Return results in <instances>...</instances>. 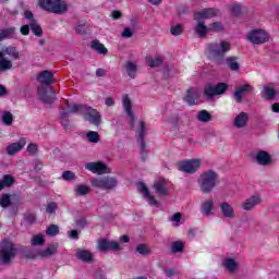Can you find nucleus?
<instances>
[{
  "label": "nucleus",
  "instance_id": "f257e3e1",
  "mask_svg": "<svg viewBox=\"0 0 279 279\" xmlns=\"http://www.w3.org/2000/svg\"><path fill=\"white\" fill-rule=\"evenodd\" d=\"M37 82H39L40 86L38 87V95L40 97L41 101H45V104H51L53 101V98L56 97V93L51 90V84L56 82V78L53 77V73L50 71H44L40 72Z\"/></svg>",
  "mask_w": 279,
  "mask_h": 279
},
{
  "label": "nucleus",
  "instance_id": "f03ea898",
  "mask_svg": "<svg viewBox=\"0 0 279 279\" xmlns=\"http://www.w3.org/2000/svg\"><path fill=\"white\" fill-rule=\"evenodd\" d=\"M68 112H78L80 114H83L86 121H89L93 125H99L101 123V116L97 110L90 107L74 105L69 108Z\"/></svg>",
  "mask_w": 279,
  "mask_h": 279
},
{
  "label": "nucleus",
  "instance_id": "7ed1b4c3",
  "mask_svg": "<svg viewBox=\"0 0 279 279\" xmlns=\"http://www.w3.org/2000/svg\"><path fill=\"white\" fill-rule=\"evenodd\" d=\"M39 7L53 14H63L69 8L63 0H39Z\"/></svg>",
  "mask_w": 279,
  "mask_h": 279
},
{
  "label": "nucleus",
  "instance_id": "20e7f679",
  "mask_svg": "<svg viewBox=\"0 0 279 279\" xmlns=\"http://www.w3.org/2000/svg\"><path fill=\"white\" fill-rule=\"evenodd\" d=\"M16 256V247L8 240L2 241L0 250V260L4 265H8L12 258Z\"/></svg>",
  "mask_w": 279,
  "mask_h": 279
},
{
  "label": "nucleus",
  "instance_id": "39448f33",
  "mask_svg": "<svg viewBox=\"0 0 279 279\" xmlns=\"http://www.w3.org/2000/svg\"><path fill=\"white\" fill-rule=\"evenodd\" d=\"M246 39L252 45H265V43H269V33L260 28L253 29L247 33Z\"/></svg>",
  "mask_w": 279,
  "mask_h": 279
},
{
  "label": "nucleus",
  "instance_id": "423d86ee",
  "mask_svg": "<svg viewBox=\"0 0 279 279\" xmlns=\"http://www.w3.org/2000/svg\"><path fill=\"white\" fill-rule=\"evenodd\" d=\"M217 184V173L213 170L204 172L201 177V189L203 193H210L211 189H215Z\"/></svg>",
  "mask_w": 279,
  "mask_h": 279
},
{
  "label": "nucleus",
  "instance_id": "0eeeda50",
  "mask_svg": "<svg viewBox=\"0 0 279 279\" xmlns=\"http://www.w3.org/2000/svg\"><path fill=\"white\" fill-rule=\"evenodd\" d=\"M231 46L228 41H220L219 44L209 45V57L210 58H223L228 51H230Z\"/></svg>",
  "mask_w": 279,
  "mask_h": 279
},
{
  "label": "nucleus",
  "instance_id": "6e6552de",
  "mask_svg": "<svg viewBox=\"0 0 279 279\" xmlns=\"http://www.w3.org/2000/svg\"><path fill=\"white\" fill-rule=\"evenodd\" d=\"M229 86L226 83H218L217 85H206L204 89V95L207 99H213L217 95H223L228 90Z\"/></svg>",
  "mask_w": 279,
  "mask_h": 279
},
{
  "label": "nucleus",
  "instance_id": "1a4fd4ad",
  "mask_svg": "<svg viewBox=\"0 0 279 279\" xmlns=\"http://www.w3.org/2000/svg\"><path fill=\"white\" fill-rule=\"evenodd\" d=\"M92 186H94V189H102L105 191H110V189H114V186H117V179L114 178L94 179L92 181Z\"/></svg>",
  "mask_w": 279,
  "mask_h": 279
},
{
  "label": "nucleus",
  "instance_id": "9d476101",
  "mask_svg": "<svg viewBox=\"0 0 279 279\" xmlns=\"http://www.w3.org/2000/svg\"><path fill=\"white\" fill-rule=\"evenodd\" d=\"M199 159L180 161L178 163V169L179 171H183L184 173H195V171L199 169Z\"/></svg>",
  "mask_w": 279,
  "mask_h": 279
},
{
  "label": "nucleus",
  "instance_id": "9b49d317",
  "mask_svg": "<svg viewBox=\"0 0 279 279\" xmlns=\"http://www.w3.org/2000/svg\"><path fill=\"white\" fill-rule=\"evenodd\" d=\"M85 169H87V171H92V173H98L99 175H101V173H110V168L101 161L88 162L85 165Z\"/></svg>",
  "mask_w": 279,
  "mask_h": 279
},
{
  "label": "nucleus",
  "instance_id": "f8f14e48",
  "mask_svg": "<svg viewBox=\"0 0 279 279\" xmlns=\"http://www.w3.org/2000/svg\"><path fill=\"white\" fill-rule=\"evenodd\" d=\"M154 189L157 195H169V189H171V182L165 179H158L154 183Z\"/></svg>",
  "mask_w": 279,
  "mask_h": 279
},
{
  "label": "nucleus",
  "instance_id": "ddd939ff",
  "mask_svg": "<svg viewBox=\"0 0 279 279\" xmlns=\"http://www.w3.org/2000/svg\"><path fill=\"white\" fill-rule=\"evenodd\" d=\"M219 14V10L217 9H205L202 11H198L194 14V21H204L206 19H215Z\"/></svg>",
  "mask_w": 279,
  "mask_h": 279
},
{
  "label": "nucleus",
  "instance_id": "4468645a",
  "mask_svg": "<svg viewBox=\"0 0 279 279\" xmlns=\"http://www.w3.org/2000/svg\"><path fill=\"white\" fill-rule=\"evenodd\" d=\"M99 252H107V250H112L113 252H119L121 250V245L118 242L100 240L98 242Z\"/></svg>",
  "mask_w": 279,
  "mask_h": 279
},
{
  "label": "nucleus",
  "instance_id": "2eb2a0df",
  "mask_svg": "<svg viewBox=\"0 0 279 279\" xmlns=\"http://www.w3.org/2000/svg\"><path fill=\"white\" fill-rule=\"evenodd\" d=\"M137 190L140 191V193H142V195H144L150 206H158V201H156V198L149 193V189H147V185H145V183H137Z\"/></svg>",
  "mask_w": 279,
  "mask_h": 279
},
{
  "label": "nucleus",
  "instance_id": "dca6fc26",
  "mask_svg": "<svg viewBox=\"0 0 279 279\" xmlns=\"http://www.w3.org/2000/svg\"><path fill=\"white\" fill-rule=\"evenodd\" d=\"M25 145H27V141L25 140V137H22L17 143H12L8 145L7 154L9 156H14L15 154H19V151H21V149H23Z\"/></svg>",
  "mask_w": 279,
  "mask_h": 279
},
{
  "label": "nucleus",
  "instance_id": "f3484780",
  "mask_svg": "<svg viewBox=\"0 0 279 279\" xmlns=\"http://www.w3.org/2000/svg\"><path fill=\"white\" fill-rule=\"evenodd\" d=\"M252 92L251 85H242L235 88L234 92V99L238 104H241L243 101V97L247 95V93Z\"/></svg>",
  "mask_w": 279,
  "mask_h": 279
},
{
  "label": "nucleus",
  "instance_id": "a211bd4d",
  "mask_svg": "<svg viewBox=\"0 0 279 279\" xmlns=\"http://www.w3.org/2000/svg\"><path fill=\"white\" fill-rule=\"evenodd\" d=\"M197 99H199V89L195 87H191L190 89H187L184 101H186L189 106H195V101H197Z\"/></svg>",
  "mask_w": 279,
  "mask_h": 279
},
{
  "label": "nucleus",
  "instance_id": "6ab92c4d",
  "mask_svg": "<svg viewBox=\"0 0 279 279\" xmlns=\"http://www.w3.org/2000/svg\"><path fill=\"white\" fill-rule=\"evenodd\" d=\"M163 62L162 56L160 54H147L146 56V64L150 66V69H156V66H161Z\"/></svg>",
  "mask_w": 279,
  "mask_h": 279
},
{
  "label": "nucleus",
  "instance_id": "aec40b11",
  "mask_svg": "<svg viewBox=\"0 0 279 279\" xmlns=\"http://www.w3.org/2000/svg\"><path fill=\"white\" fill-rule=\"evenodd\" d=\"M213 210H215V201L213 199H207L202 203L201 205V213L205 217H210L213 215Z\"/></svg>",
  "mask_w": 279,
  "mask_h": 279
},
{
  "label": "nucleus",
  "instance_id": "412c9836",
  "mask_svg": "<svg viewBox=\"0 0 279 279\" xmlns=\"http://www.w3.org/2000/svg\"><path fill=\"white\" fill-rule=\"evenodd\" d=\"M260 196L258 195H255V196H252L251 198H247L243 205H242V208L244 210H252V208H255V206H258V204H260Z\"/></svg>",
  "mask_w": 279,
  "mask_h": 279
},
{
  "label": "nucleus",
  "instance_id": "4be33fe9",
  "mask_svg": "<svg viewBox=\"0 0 279 279\" xmlns=\"http://www.w3.org/2000/svg\"><path fill=\"white\" fill-rule=\"evenodd\" d=\"M255 159H256V162L258 165H262L263 167L271 162V156H269L265 150H260L259 153H257Z\"/></svg>",
  "mask_w": 279,
  "mask_h": 279
},
{
  "label": "nucleus",
  "instance_id": "5701e85b",
  "mask_svg": "<svg viewBox=\"0 0 279 279\" xmlns=\"http://www.w3.org/2000/svg\"><path fill=\"white\" fill-rule=\"evenodd\" d=\"M123 107L131 119V128H134V113L132 112V102L130 101V98L128 96L123 97Z\"/></svg>",
  "mask_w": 279,
  "mask_h": 279
},
{
  "label": "nucleus",
  "instance_id": "b1692460",
  "mask_svg": "<svg viewBox=\"0 0 279 279\" xmlns=\"http://www.w3.org/2000/svg\"><path fill=\"white\" fill-rule=\"evenodd\" d=\"M58 252V245L52 244L48 246L46 250L40 251L39 253L36 254L39 258H49V256H53Z\"/></svg>",
  "mask_w": 279,
  "mask_h": 279
},
{
  "label": "nucleus",
  "instance_id": "393cba45",
  "mask_svg": "<svg viewBox=\"0 0 279 279\" xmlns=\"http://www.w3.org/2000/svg\"><path fill=\"white\" fill-rule=\"evenodd\" d=\"M76 258L83 260V263H93V253L86 250H78L76 252Z\"/></svg>",
  "mask_w": 279,
  "mask_h": 279
},
{
  "label": "nucleus",
  "instance_id": "a878e982",
  "mask_svg": "<svg viewBox=\"0 0 279 279\" xmlns=\"http://www.w3.org/2000/svg\"><path fill=\"white\" fill-rule=\"evenodd\" d=\"M196 21H197V24L194 28L195 33L197 34V36H199V38H204L206 36V34H208V32H210V28L206 27L202 20H196Z\"/></svg>",
  "mask_w": 279,
  "mask_h": 279
},
{
  "label": "nucleus",
  "instance_id": "bb28decb",
  "mask_svg": "<svg viewBox=\"0 0 279 279\" xmlns=\"http://www.w3.org/2000/svg\"><path fill=\"white\" fill-rule=\"evenodd\" d=\"M222 267H225L227 271H230V274H234V271L239 269V264H236V262L233 258H227L222 263Z\"/></svg>",
  "mask_w": 279,
  "mask_h": 279
},
{
  "label": "nucleus",
  "instance_id": "cd10ccee",
  "mask_svg": "<svg viewBox=\"0 0 279 279\" xmlns=\"http://www.w3.org/2000/svg\"><path fill=\"white\" fill-rule=\"evenodd\" d=\"M90 47L101 56H106V53H108V48L104 46V44L99 43V40H93Z\"/></svg>",
  "mask_w": 279,
  "mask_h": 279
},
{
  "label": "nucleus",
  "instance_id": "c85d7f7f",
  "mask_svg": "<svg viewBox=\"0 0 279 279\" xmlns=\"http://www.w3.org/2000/svg\"><path fill=\"white\" fill-rule=\"evenodd\" d=\"M220 210L225 217H234V208L228 203H222L220 205Z\"/></svg>",
  "mask_w": 279,
  "mask_h": 279
},
{
  "label": "nucleus",
  "instance_id": "c756f323",
  "mask_svg": "<svg viewBox=\"0 0 279 279\" xmlns=\"http://www.w3.org/2000/svg\"><path fill=\"white\" fill-rule=\"evenodd\" d=\"M235 128H245L247 124V113L241 112L236 118H235Z\"/></svg>",
  "mask_w": 279,
  "mask_h": 279
},
{
  "label": "nucleus",
  "instance_id": "7c9ffc66",
  "mask_svg": "<svg viewBox=\"0 0 279 279\" xmlns=\"http://www.w3.org/2000/svg\"><path fill=\"white\" fill-rule=\"evenodd\" d=\"M74 193L80 196L88 195V193H90V186L84 184L76 185Z\"/></svg>",
  "mask_w": 279,
  "mask_h": 279
},
{
  "label": "nucleus",
  "instance_id": "2f4dec72",
  "mask_svg": "<svg viewBox=\"0 0 279 279\" xmlns=\"http://www.w3.org/2000/svg\"><path fill=\"white\" fill-rule=\"evenodd\" d=\"M0 69L2 71H8L12 69V61L5 59V57L3 56V52H0Z\"/></svg>",
  "mask_w": 279,
  "mask_h": 279
},
{
  "label": "nucleus",
  "instance_id": "473e14b6",
  "mask_svg": "<svg viewBox=\"0 0 279 279\" xmlns=\"http://www.w3.org/2000/svg\"><path fill=\"white\" fill-rule=\"evenodd\" d=\"M14 32H15L14 27H10V28H7V29H1L0 31V41L5 40L8 38H12V36H14Z\"/></svg>",
  "mask_w": 279,
  "mask_h": 279
},
{
  "label": "nucleus",
  "instance_id": "72a5a7b5",
  "mask_svg": "<svg viewBox=\"0 0 279 279\" xmlns=\"http://www.w3.org/2000/svg\"><path fill=\"white\" fill-rule=\"evenodd\" d=\"M263 97L265 99H274L276 97V89L272 86H265Z\"/></svg>",
  "mask_w": 279,
  "mask_h": 279
},
{
  "label": "nucleus",
  "instance_id": "f704fd0d",
  "mask_svg": "<svg viewBox=\"0 0 279 279\" xmlns=\"http://www.w3.org/2000/svg\"><path fill=\"white\" fill-rule=\"evenodd\" d=\"M3 53L14 58V60H19V50H16V47L9 46L3 49Z\"/></svg>",
  "mask_w": 279,
  "mask_h": 279
},
{
  "label": "nucleus",
  "instance_id": "c9c22d12",
  "mask_svg": "<svg viewBox=\"0 0 279 279\" xmlns=\"http://www.w3.org/2000/svg\"><path fill=\"white\" fill-rule=\"evenodd\" d=\"M226 64L228 69H231V71H239V62L236 61V58L231 57L226 60Z\"/></svg>",
  "mask_w": 279,
  "mask_h": 279
},
{
  "label": "nucleus",
  "instance_id": "e433bc0d",
  "mask_svg": "<svg viewBox=\"0 0 279 279\" xmlns=\"http://www.w3.org/2000/svg\"><path fill=\"white\" fill-rule=\"evenodd\" d=\"M29 27L35 36H38V37L43 36V28H40V25H38V23L31 22Z\"/></svg>",
  "mask_w": 279,
  "mask_h": 279
},
{
  "label": "nucleus",
  "instance_id": "4c0bfd02",
  "mask_svg": "<svg viewBox=\"0 0 279 279\" xmlns=\"http://www.w3.org/2000/svg\"><path fill=\"white\" fill-rule=\"evenodd\" d=\"M210 113L206 110H202L197 113V120L202 121L203 123H207V121H210Z\"/></svg>",
  "mask_w": 279,
  "mask_h": 279
},
{
  "label": "nucleus",
  "instance_id": "58836bf2",
  "mask_svg": "<svg viewBox=\"0 0 279 279\" xmlns=\"http://www.w3.org/2000/svg\"><path fill=\"white\" fill-rule=\"evenodd\" d=\"M138 254H142L143 256H147V254L151 253V248L147 246V244H140L136 247Z\"/></svg>",
  "mask_w": 279,
  "mask_h": 279
},
{
  "label": "nucleus",
  "instance_id": "ea45409f",
  "mask_svg": "<svg viewBox=\"0 0 279 279\" xmlns=\"http://www.w3.org/2000/svg\"><path fill=\"white\" fill-rule=\"evenodd\" d=\"M14 121V117L10 111H7L2 114V123L4 125H10Z\"/></svg>",
  "mask_w": 279,
  "mask_h": 279
},
{
  "label": "nucleus",
  "instance_id": "a19ab883",
  "mask_svg": "<svg viewBox=\"0 0 279 279\" xmlns=\"http://www.w3.org/2000/svg\"><path fill=\"white\" fill-rule=\"evenodd\" d=\"M32 245H44L45 236L43 234L34 235L31 240Z\"/></svg>",
  "mask_w": 279,
  "mask_h": 279
},
{
  "label": "nucleus",
  "instance_id": "79ce46f5",
  "mask_svg": "<svg viewBox=\"0 0 279 279\" xmlns=\"http://www.w3.org/2000/svg\"><path fill=\"white\" fill-rule=\"evenodd\" d=\"M59 232L60 229L56 225L49 226L46 230V234H48V236H56V234H58Z\"/></svg>",
  "mask_w": 279,
  "mask_h": 279
},
{
  "label": "nucleus",
  "instance_id": "37998d69",
  "mask_svg": "<svg viewBox=\"0 0 279 279\" xmlns=\"http://www.w3.org/2000/svg\"><path fill=\"white\" fill-rule=\"evenodd\" d=\"M87 138L89 143H99V133L90 131L87 133Z\"/></svg>",
  "mask_w": 279,
  "mask_h": 279
},
{
  "label": "nucleus",
  "instance_id": "c03bdc74",
  "mask_svg": "<svg viewBox=\"0 0 279 279\" xmlns=\"http://www.w3.org/2000/svg\"><path fill=\"white\" fill-rule=\"evenodd\" d=\"M209 32H223V24L220 22H214L209 26Z\"/></svg>",
  "mask_w": 279,
  "mask_h": 279
},
{
  "label": "nucleus",
  "instance_id": "a18cd8bd",
  "mask_svg": "<svg viewBox=\"0 0 279 279\" xmlns=\"http://www.w3.org/2000/svg\"><path fill=\"white\" fill-rule=\"evenodd\" d=\"M182 32H183L182 25L180 24L171 26L170 28V34H172V36H180Z\"/></svg>",
  "mask_w": 279,
  "mask_h": 279
},
{
  "label": "nucleus",
  "instance_id": "49530a36",
  "mask_svg": "<svg viewBox=\"0 0 279 279\" xmlns=\"http://www.w3.org/2000/svg\"><path fill=\"white\" fill-rule=\"evenodd\" d=\"M126 71H136L138 69V64L136 61H128L124 65Z\"/></svg>",
  "mask_w": 279,
  "mask_h": 279
},
{
  "label": "nucleus",
  "instance_id": "de8ad7c7",
  "mask_svg": "<svg viewBox=\"0 0 279 279\" xmlns=\"http://www.w3.org/2000/svg\"><path fill=\"white\" fill-rule=\"evenodd\" d=\"M0 206H2V208H8V206H10V195L4 194L0 198Z\"/></svg>",
  "mask_w": 279,
  "mask_h": 279
},
{
  "label": "nucleus",
  "instance_id": "09e8293b",
  "mask_svg": "<svg viewBox=\"0 0 279 279\" xmlns=\"http://www.w3.org/2000/svg\"><path fill=\"white\" fill-rule=\"evenodd\" d=\"M2 182L4 186H12L14 184V178L10 174L3 177Z\"/></svg>",
  "mask_w": 279,
  "mask_h": 279
},
{
  "label": "nucleus",
  "instance_id": "8fccbe9b",
  "mask_svg": "<svg viewBox=\"0 0 279 279\" xmlns=\"http://www.w3.org/2000/svg\"><path fill=\"white\" fill-rule=\"evenodd\" d=\"M137 134L141 140H143V136H145V122L141 121L138 123Z\"/></svg>",
  "mask_w": 279,
  "mask_h": 279
},
{
  "label": "nucleus",
  "instance_id": "3c124183",
  "mask_svg": "<svg viewBox=\"0 0 279 279\" xmlns=\"http://www.w3.org/2000/svg\"><path fill=\"white\" fill-rule=\"evenodd\" d=\"M184 250V243L182 242H174L172 244V252H182Z\"/></svg>",
  "mask_w": 279,
  "mask_h": 279
},
{
  "label": "nucleus",
  "instance_id": "603ef678",
  "mask_svg": "<svg viewBox=\"0 0 279 279\" xmlns=\"http://www.w3.org/2000/svg\"><path fill=\"white\" fill-rule=\"evenodd\" d=\"M27 151H28V154H31V156L36 155V153L38 151V145H36V144H29V145L27 146Z\"/></svg>",
  "mask_w": 279,
  "mask_h": 279
},
{
  "label": "nucleus",
  "instance_id": "864d4df0",
  "mask_svg": "<svg viewBox=\"0 0 279 279\" xmlns=\"http://www.w3.org/2000/svg\"><path fill=\"white\" fill-rule=\"evenodd\" d=\"M56 208H58V205L56 203H50L46 208V213H48V215H51L56 213Z\"/></svg>",
  "mask_w": 279,
  "mask_h": 279
},
{
  "label": "nucleus",
  "instance_id": "5fc2aeb1",
  "mask_svg": "<svg viewBox=\"0 0 279 279\" xmlns=\"http://www.w3.org/2000/svg\"><path fill=\"white\" fill-rule=\"evenodd\" d=\"M231 12H232L233 16H239V14H241V5L233 4L231 7Z\"/></svg>",
  "mask_w": 279,
  "mask_h": 279
},
{
  "label": "nucleus",
  "instance_id": "6e6d98bb",
  "mask_svg": "<svg viewBox=\"0 0 279 279\" xmlns=\"http://www.w3.org/2000/svg\"><path fill=\"white\" fill-rule=\"evenodd\" d=\"M63 180H74L75 179V173L71 171H65L62 174Z\"/></svg>",
  "mask_w": 279,
  "mask_h": 279
},
{
  "label": "nucleus",
  "instance_id": "4d7b16f0",
  "mask_svg": "<svg viewBox=\"0 0 279 279\" xmlns=\"http://www.w3.org/2000/svg\"><path fill=\"white\" fill-rule=\"evenodd\" d=\"M134 36V33H132V29L130 28H124L122 32V38H132Z\"/></svg>",
  "mask_w": 279,
  "mask_h": 279
},
{
  "label": "nucleus",
  "instance_id": "13d9d810",
  "mask_svg": "<svg viewBox=\"0 0 279 279\" xmlns=\"http://www.w3.org/2000/svg\"><path fill=\"white\" fill-rule=\"evenodd\" d=\"M121 16H123V13H121V11H112L111 12V17L113 19V21H119V19H121Z\"/></svg>",
  "mask_w": 279,
  "mask_h": 279
},
{
  "label": "nucleus",
  "instance_id": "bf43d9fd",
  "mask_svg": "<svg viewBox=\"0 0 279 279\" xmlns=\"http://www.w3.org/2000/svg\"><path fill=\"white\" fill-rule=\"evenodd\" d=\"M24 16L27 19V21H29V23L36 22V20H34V13L31 11H25Z\"/></svg>",
  "mask_w": 279,
  "mask_h": 279
},
{
  "label": "nucleus",
  "instance_id": "052dcab7",
  "mask_svg": "<svg viewBox=\"0 0 279 279\" xmlns=\"http://www.w3.org/2000/svg\"><path fill=\"white\" fill-rule=\"evenodd\" d=\"M21 34H23V36H27V34H29V25H23L21 27Z\"/></svg>",
  "mask_w": 279,
  "mask_h": 279
},
{
  "label": "nucleus",
  "instance_id": "680f3d73",
  "mask_svg": "<svg viewBox=\"0 0 279 279\" xmlns=\"http://www.w3.org/2000/svg\"><path fill=\"white\" fill-rule=\"evenodd\" d=\"M76 33L77 34H86V28L84 27V24H80L76 26Z\"/></svg>",
  "mask_w": 279,
  "mask_h": 279
},
{
  "label": "nucleus",
  "instance_id": "e2e57ef3",
  "mask_svg": "<svg viewBox=\"0 0 279 279\" xmlns=\"http://www.w3.org/2000/svg\"><path fill=\"white\" fill-rule=\"evenodd\" d=\"M181 219H182V214L177 213L173 215L172 221H177V223H178L181 221Z\"/></svg>",
  "mask_w": 279,
  "mask_h": 279
},
{
  "label": "nucleus",
  "instance_id": "0e129e2a",
  "mask_svg": "<svg viewBox=\"0 0 279 279\" xmlns=\"http://www.w3.org/2000/svg\"><path fill=\"white\" fill-rule=\"evenodd\" d=\"M4 95H8V89H5V86L0 85V97H4Z\"/></svg>",
  "mask_w": 279,
  "mask_h": 279
},
{
  "label": "nucleus",
  "instance_id": "69168bd1",
  "mask_svg": "<svg viewBox=\"0 0 279 279\" xmlns=\"http://www.w3.org/2000/svg\"><path fill=\"white\" fill-rule=\"evenodd\" d=\"M77 236H78L77 230H72L71 233H70V238L71 239H77Z\"/></svg>",
  "mask_w": 279,
  "mask_h": 279
},
{
  "label": "nucleus",
  "instance_id": "338daca9",
  "mask_svg": "<svg viewBox=\"0 0 279 279\" xmlns=\"http://www.w3.org/2000/svg\"><path fill=\"white\" fill-rule=\"evenodd\" d=\"M271 110H272V112H279V104L278 102L274 104L271 106Z\"/></svg>",
  "mask_w": 279,
  "mask_h": 279
},
{
  "label": "nucleus",
  "instance_id": "774afa93",
  "mask_svg": "<svg viewBox=\"0 0 279 279\" xmlns=\"http://www.w3.org/2000/svg\"><path fill=\"white\" fill-rule=\"evenodd\" d=\"M105 102L106 106H114V100H112V98H107Z\"/></svg>",
  "mask_w": 279,
  "mask_h": 279
}]
</instances>
